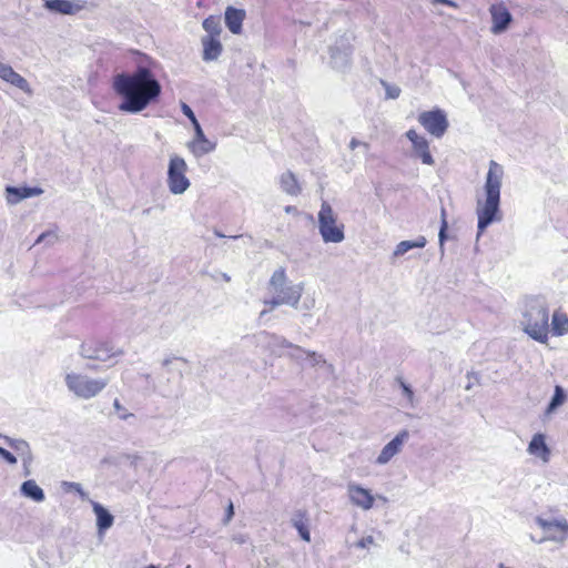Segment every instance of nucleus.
Wrapping results in <instances>:
<instances>
[{
    "instance_id": "49530a36",
    "label": "nucleus",
    "mask_w": 568,
    "mask_h": 568,
    "mask_svg": "<svg viewBox=\"0 0 568 568\" xmlns=\"http://www.w3.org/2000/svg\"><path fill=\"white\" fill-rule=\"evenodd\" d=\"M399 93H400V90L398 88H396V87L387 89V97L388 98L396 99V98L399 97Z\"/></svg>"
},
{
    "instance_id": "c756f323",
    "label": "nucleus",
    "mask_w": 568,
    "mask_h": 568,
    "mask_svg": "<svg viewBox=\"0 0 568 568\" xmlns=\"http://www.w3.org/2000/svg\"><path fill=\"white\" fill-rule=\"evenodd\" d=\"M551 328L555 335L568 333V317L565 314L555 312L551 321Z\"/></svg>"
},
{
    "instance_id": "f257e3e1",
    "label": "nucleus",
    "mask_w": 568,
    "mask_h": 568,
    "mask_svg": "<svg viewBox=\"0 0 568 568\" xmlns=\"http://www.w3.org/2000/svg\"><path fill=\"white\" fill-rule=\"evenodd\" d=\"M113 90L122 99L119 110L135 114L161 94V84L148 68L140 67L133 73L116 74Z\"/></svg>"
},
{
    "instance_id": "c85d7f7f",
    "label": "nucleus",
    "mask_w": 568,
    "mask_h": 568,
    "mask_svg": "<svg viewBox=\"0 0 568 568\" xmlns=\"http://www.w3.org/2000/svg\"><path fill=\"white\" fill-rule=\"evenodd\" d=\"M566 400V393L564 388L559 385L555 387V393L551 397L550 403L548 404L545 414L547 416L551 415L558 407H560Z\"/></svg>"
},
{
    "instance_id": "7c9ffc66",
    "label": "nucleus",
    "mask_w": 568,
    "mask_h": 568,
    "mask_svg": "<svg viewBox=\"0 0 568 568\" xmlns=\"http://www.w3.org/2000/svg\"><path fill=\"white\" fill-rule=\"evenodd\" d=\"M202 27L209 33L206 37L219 38V36L222 31L221 24H220V19L214 16L207 17L203 21Z\"/></svg>"
},
{
    "instance_id": "dca6fc26",
    "label": "nucleus",
    "mask_w": 568,
    "mask_h": 568,
    "mask_svg": "<svg viewBox=\"0 0 568 568\" xmlns=\"http://www.w3.org/2000/svg\"><path fill=\"white\" fill-rule=\"evenodd\" d=\"M194 126V139L187 144L190 151L196 158H201L215 150L216 143L206 139L199 122H195Z\"/></svg>"
},
{
    "instance_id": "09e8293b",
    "label": "nucleus",
    "mask_w": 568,
    "mask_h": 568,
    "mask_svg": "<svg viewBox=\"0 0 568 568\" xmlns=\"http://www.w3.org/2000/svg\"><path fill=\"white\" fill-rule=\"evenodd\" d=\"M51 234L50 233H42L41 235H39V237L37 239L36 241V244L38 243H41L47 236H50Z\"/></svg>"
},
{
    "instance_id": "a19ab883",
    "label": "nucleus",
    "mask_w": 568,
    "mask_h": 568,
    "mask_svg": "<svg viewBox=\"0 0 568 568\" xmlns=\"http://www.w3.org/2000/svg\"><path fill=\"white\" fill-rule=\"evenodd\" d=\"M0 456L10 465L17 464V458L9 450L0 447Z\"/></svg>"
},
{
    "instance_id": "58836bf2",
    "label": "nucleus",
    "mask_w": 568,
    "mask_h": 568,
    "mask_svg": "<svg viewBox=\"0 0 568 568\" xmlns=\"http://www.w3.org/2000/svg\"><path fill=\"white\" fill-rule=\"evenodd\" d=\"M446 229H447V222L445 219H443L442 226H440L439 234H438L439 248H440L442 254H444V242L446 240Z\"/></svg>"
},
{
    "instance_id": "f3484780",
    "label": "nucleus",
    "mask_w": 568,
    "mask_h": 568,
    "mask_svg": "<svg viewBox=\"0 0 568 568\" xmlns=\"http://www.w3.org/2000/svg\"><path fill=\"white\" fill-rule=\"evenodd\" d=\"M256 342L258 345L265 347L276 356H284L285 352L282 349L286 348V346H291V342H288L285 337L267 332H261L257 334Z\"/></svg>"
},
{
    "instance_id": "aec40b11",
    "label": "nucleus",
    "mask_w": 568,
    "mask_h": 568,
    "mask_svg": "<svg viewBox=\"0 0 568 568\" xmlns=\"http://www.w3.org/2000/svg\"><path fill=\"white\" fill-rule=\"evenodd\" d=\"M245 11L234 7H227L225 10V24L233 34H240L242 31V23L245 19Z\"/></svg>"
},
{
    "instance_id": "ddd939ff",
    "label": "nucleus",
    "mask_w": 568,
    "mask_h": 568,
    "mask_svg": "<svg viewBox=\"0 0 568 568\" xmlns=\"http://www.w3.org/2000/svg\"><path fill=\"white\" fill-rule=\"evenodd\" d=\"M491 16V28L490 31L494 34H500L505 32L513 21V16L504 3L491 4L489 8Z\"/></svg>"
},
{
    "instance_id": "3c124183",
    "label": "nucleus",
    "mask_w": 568,
    "mask_h": 568,
    "mask_svg": "<svg viewBox=\"0 0 568 568\" xmlns=\"http://www.w3.org/2000/svg\"><path fill=\"white\" fill-rule=\"evenodd\" d=\"M284 211L286 213H293V212H296V207L287 205V206H285Z\"/></svg>"
},
{
    "instance_id": "13d9d810",
    "label": "nucleus",
    "mask_w": 568,
    "mask_h": 568,
    "mask_svg": "<svg viewBox=\"0 0 568 568\" xmlns=\"http://www.w3.org/2000/svg\"><path fill=\"white\" fill-rule=\"evenodd\" d=\"M145 568H159V566H155V565H149L148 567Z\"/></svg>"
},
{
    "instance_id": "f03ea898",
    "label": "nucleus",
    "mask_w": 568,
    "mask_h": 568,
    "mask_svg": "<svg viewBox=\"0 0 568 568\" xmlns=\"http://www.w3.org/2000/svg\"><path fill=\"white\" fill-rule=\"evenodd\" d=\"M504 176V169L496 161L489 162V169L485 181V200H477L476 214L478 217V234L480 236L488 225L498 221L500 203V189Z\"/></svg>"
},
{
    "instance_id": "b1692460",
    "label": "nucleus",
    "mask_w": 568,
    "mask_h": 568,
    "mask_svg": "<svg viewBox=\"0 0 568 568\" xmlns=\"http://www.w3.org/2000/svg\"><path fill=\"white\" fill-rule=\"evenodd\" d=\"M292 526L298 531L300 537L306 541H311V532L308 527V518L306 511L297 510L291 518Z\"/></svg>"
},
{
    "instance_id": "5fc2aeb1",
    "label": "nucleus",
    "mask_w": 568,
    "mask_h": 568,
    "mask_svg": "<svg viewBox=\"0 0 568 568\" xmlns=\"http://www.w3.org/2000/svg\"><path fill=\"white\" fill-rule=\"evenodd\" d=\"M215 235L219 237H224V235L222 233H220L219 231H215Z\"/></svg>"
},
{
    "instance_id": "2f4dec72",
    "label": "nucleus",
    "mask_w": 568,
    "mask_h": 568,
    "mask_svg": "<svg viewBox=\"0 0 568 568\" xmlns=\"http://www.w3.org/2000/svg\"><path fill=\"white\" fill-rule=\"evenodd\" d=\"M6 440L8 443V445L14 449L16 452L20 453L22 456H27L28 459H31V452H30V447H29V444L23 440V439H13V438H9V437H6Z\"/></svg>"
},
{
    "instance_id": "c03bdc74",
    "label": "nucleus",
    "mask_w": 568,
    "mask_h": 568,
    "mask_svg": "<svg viewBox=\"0 0 568 568\" xmlns=\"http://www.w3.org/2000/svg\"><path fill=\"white\" fill-rule=\"evenodd\" d=\"M406 136L412 142L413 145L423 138L418 135L417 132L413 129L406 132Z\"/></svg>"
},
{
    "instance_id": "9b49d317",
    "label": "nucleus",
    "mask_w": 568,
    "mask_h": 568,
    "mask_svg": "<svg viewBox=\"0 0 568 568\" xmlns=\"http://www.w3.org/2000/svg\"><path fill=\"white\" fill-rule=\"evenodd\" d=\"M352 48L349 38L343 36L334 47L331 48V63L334 69L343 71L349 65Z\"/></svg>"
},
{
    "instance_id": "20e7f679",
    "label": "nucleus",
    "mask_w": 568,
    "mask_h": 568,
    "mask_svg": "<svg viewBox=\"0 0 568 568\" xmlns=\"http://www.w3.org/2000/svg\"><path fill=\"white\" fill-rule=\"evenodd\" d=\"M68 390L78 399L89 400L99 396L109 384L108 378H93L87 374L69 372L64 376Z\"/></svg>"
},
{
    "instance_id": "c9c22d12",
    "label": "nucleus",
    "mask_w": 568,
    "mask_h": 568,
    "mask_svg": "<svg viewBox=\"0 0 568 568\" xmlns=\"http://www.w3.org/2000/svg\"><path fill=\"white\" fill-rule=\"evenodd\" d=\"M291 302H292V298H290V297H287V298H280L278 296L273 294V297L271 300L264 301V304L268 305L270 308L273 310V308H275L277 306L286 305V303H291Z\"/></svg>"
},
{
    "instance_id": "6ab92c4d",
    "label": "nucleus",
    "mask_w": 568,
    "mask_h": 568,
    "mask_svg": "<svg viewBox=\"0 0 568 568\" xmlns=\"http://www.w3.org/2000/svg\"><path fill=\"white\" fill-rule=\"evenodd\" d=\"M527 452L529 455L539 458L544 464H547L550 459V448L546 444V437L544 434H535L528 444Z\"/></svg>"
},
{
    "instance_id": "0eeeda50",
    "label": "nucleus",
    "mask_w": 568,
    "mask_h": 568,
    "mask_svg": "<svg viewBox=\"0 0 568 568\" xmlns=\"http://www.w3.org/2000/svg\"><path fill=\"white\" fill-rule=\"evenodd\" d=\"M187 165L183 158L171 155L168 166V187L174 195H181L190 187L191 182L186 176Z\"/></svg>"
},
{
    "instance_id": "bf43d9fd",
    "label": "nucleus",
    "mask_w": 568,
    "mask_h": 568,
    "mask_svg": "<svg viewBox=\"0 0 568 568\" xmlns=\"http://www.w3.org/2000/svg\"><path fill=\"white\" fill-rule=\"evenodd\" d=\"M435 2H438V3H443V4H444V3L446 2V0H435Z\"/></svg>"
},
{
    "instance_id": "79ce46f5",
    "label": "nucleus",
    "mask_w": 568,
    "mask_h": 568,
    "mask_svg": "<svg viewBox=\"0 0 568 568\" xmlns=\"http://www.w3.org/2000/svg\"><path fill=\"white\" fill-rule=\"evenodd\" d=\"M182 112L184 115H186L190 119V121L192 122L193 125L195 124V122H199L196 120L194 112L186 103L182 104Z\"/></svg>"
},
{
    "instance_id": "603ef678",
    "label": "nucleus",
    "mask_w": 568,
    "mask_h": 568,
    "mask_svg": "<svg viewBox=\"0 0 568 568\" xmlns=\"http://www.w3.org/2000/svg\"><path fill=\"white\" fill-rule=\"evenodd\" d=\"M444 4L453 7V8H457V3L452 0H446V2Z\"/></svg>"
},
{
    "instance_id": "a211bd4d",
    "label": "nucleus",
    "mask_w": 568,
    "mask_h": 568,
    "mask_svg": "<svg viewBox=\"0 0 568 568\" xmlns=\"http://www.w3.org/2000/svg\"><path fill=\"white\" fill-rule=\"evenodd\" d=\"M0 79L20 89L27 94L32 93L29 82L18 72H16L9 64L0 62Z\"/></svg>"
},
{
    "instance_id": "2eb2a0df",
    "label": "nucleus",
    "mask_w": 568,
    "mask_h": 568,
    "mask_svg": "<svg viewBox=\"0 0 568 568\" xmlns=\"http://www.w3.org/2000/svg\"><path fill=\"white\" fill-rule=\"evenodd\" d=\"M407 430L399 432L389 443H387L376 458V464L386 465L393 457L402 452L404 443L408 439Z\"/></svg>"
},
{
    "instance_id": "052dcab7",
    "label": "nucleus",
    "mask_w": 568,
    "mask_h": 568,
    "mask_svg": "<svg viewBox=\"0 0 568 568\" xmlns=\"http://www.w3.org/2000/svg\"><path fill=\"white\" fill-rule=\"evenodd\" d=\"M266 313H267V311H266V310H264V311H262V312H261V314H260V315H261V316H264Z\"/></svg>"
},
{
    "instance_id": "412c9836",
    "label": "nucleus",
    "mask_w": 568,
    "mask_h": 568,
    "mask_svg": "<svg viewBox=\"0 0 568 568\" xmlns=\"http://www.w3.org/2000/svg\"><path fill=\"white\" fill-rule=\"evenodd\" d=\"M42 189L40 187H16L8 186L7 187V200L10 204H17L23 199L32 197L42 194Z\"/></svg>"
},
{
    "instance_id": "4468645a",
    "label": "nucleus",
    "mask_w": 568,
    "mask_h": 568,
    "mask_svg": "<svg viewBox=\"0 0 568 568\" xmlns=\"http://www.w3.org/2000/svg\"><path fill=\"white\" fill-rule=\"evenodd\" d=\"M83 0H43V7L53 13L73 16L85 8Z\"/></svg>"
},
{
    "instance_id": "a18cd8bd",
    "label": "nucleus",
    "mask_w": 568,
    "mask_h": 568,
    "mask_svg": "<svg viewBox=\"0 0 568 568\" xmlns=\"http://www.w3.org/2000/svg\"><path fill=\"white\" fill-rule=\"evenodd\" d=\"M359 145L364 146L365 149H368V144L366 142H362L355 138H353L349 142V149H352V150H354L355 148H357Z\"/></svg>"
},
{
    "instance_id": "5701e85b",
    "label": "nucleus",
    "mask_w": 568,
    "mask_h": 568,
    "mask_svg": "<svg viewBox=\"0 0 568 568\" xmlns=\"http://www.w3.org/2000/svg\"><path fill=\"white\" fill-rule=\"evenodd\" d=\"M20 493L23 497L34 501L42 503L45 499L43 489L37 484L34 479H28L20 486Z\"/></svg>"
},
{
    "instance_id": "e433bc0d",
    "label": "nucleus",
    "mask_w": 568,
    "mask_h": 568,
    "mask_svg": "<svg viewBox=\"0 0 568 568\" xmlns=\"http://www.w3.org/2000/svg\"><path fill=\"white\" fill-rule=\"evenodd\" d=\"M400 388L403 389V394L406 396L408 403L414 405V392L408 384H406L400 377L397 378Z\"/></svg>"
},
{
    "instance_id": "bb28decb",
    "label": "nucleus",
    "mask_w": 568,
    "mask_h": 568,
    "mask_svg": "<svg viewBox=\"0 0 568 568\" xmlns=\"http://www.w3.org/2000/svg\"><path fill=\"white\" fill-rule=\"evenodd\" d=\"M426 243H427L426 237L422 236V235L413 241H409V240L402 241L396 245V247L393 252V256L399 257L413 248H423V247H425Z\"/></svg>"
},
{
    "instance_id": "39448f33",
    "label": "nucleus",
    "mask_w": 568,
    "mask_h": 568,
    "mask_svg": "<svg viewBox=\"0 0 568 568\" xmlns=\"http://www.w3.org/2000/svg\"><path fill=\"white\" fill-rule=\"evenodd\" d=\"M268 290L280 298H292V302L286 303V305L297 308L304 291V283L293 284L288 282L286 271L281 266L271 275Z\"/></svg>"
},
{
    "instance_id": "a878e982",
    "label": "nucleus",
    "mask_w": 568,
    "mask_h": 568,
    "mask_svg": "<svg viewBox=\"0 0 568 568\" xmlns=\"http://www.w3.org/2000/svg\"><path fill=\"white\" fill-rule=\"evenodd\" d=\"M280 184L283 192L292 196L298 195L302 191L297 179L291 171H287L281 175Z\"/></svg>"
},
{
    "instance_id": "4d7b16f0",
    "label": "nucleus",
    "mask_w": 568,
    "mask_h": 568,
    "mask_svg": "<svg viewBox=\"0 0 568 568\" xmlns=\"http://www.w3.org/2000/svg\"><path fill=\"white\" fill-rule=\"evenodd\" d=\"M178 373H179V377L182 378L183 377L182 371L178 369Z\"/></svg>"
},
{
    "instance_id": "8fccbe9b",
    "label": "nucleus",
    "mask_w": 568,
    "mask_h": 568,
    "mask_svg": "<svg viewBox=\"0 0 568 568\" xmlns=\"http://www.w3.org/2000/svg\"><path fill=\"white\" fill-rule=\"evenodd\" d=\"M314 300L311 303H304L303 308L310 311L314 306Z\"/></svg>"
},
{
    "instance_id": "cd10ccee",
    "label": "nucleus",
    "mask_w": 568,
    "mask_h": 568,
    "mask_svg": "<svg viewBox=\"0 0 568 568\" xmlns=\"http://www.w3.org/2000/svg\"><path fill=\"white\" fill-rule=\"evenodd\" d=\"M415 154L420 158L422 162L427 165H433L435 163L434 158L429 152L428 141L425 138H422L413 145Z\"/></svg>"
},
{
    "instance_id": "393cba45",
    "label": "nucleus",
    "mask_w": 568,
    "mask_h": 568,
    "mask_svg": "<svg viewBox=\"0 0 568 568\" xmlns=\"http://www.w3.org/2000/svg\"><path fill=\"white\" fill-rule=\"evenodd\" d=\"M93 511L97 516V526L100 532L109 529L114 521L113 516L99 503L92 501Z\"/></svg>"
},
{
    "instance_id": "6e6d98bb",
    "label": "nucleus",
    "mask_w": 568,
    "mask_h": 568,
    "mask_svg": "<svg viewBox=\"0 0 568 568\" xmlns=\"http://www.w3.org/2000/svg\"><path fill=\"white\" fill-rule=\"evenodd\" d=\"M377 498L382 499L383 501H386V497H384V496L378 495Z\"/></svg>"
},
{
    "instance_id": "de8ad7c7",
    "label": "nucleus",
    "mask_w": 568,
    "mask_h": 568,
    "mask_svg": "<svg viewBox=\"0 0 568 568\" xmlns=\"http://www.w3.org/2000/svg\"><path fill=\"white\" fill-rule=\"evenodd\" d=\"M233 515H234V507H233V504L230 503L229 507L226 509V519H225V521L229 523L231 520V518L233 517Z\"/></svg>"
},
{
    "instance_id": "473e14b6",
    "label": "nucleus",
    "mask_w": 568,
    "mask_h": 568,
    "mask_svg": "<svg viewBox=\"0 0 568 568\" xmlns=\"http://www.w3.org/2000/svg\"><path fill=\"white\" fill-rule=\"evenodd\" d=\"M62 488L65 490V491H75L79 494L80 498L82 500H87L89 499V495L87 491L83 490L82 488V485L79 484V483H74V481H63L62 483Z\"/></svg>"
},
{
    "instance_id": "f8f14e48",
    "label": "nucleus",
    "mask_w": 568,
    "mask_h": 568,
    "mask_svg": "<svg viewBox=\"0 0 568 568\" xmlns=\"http://www.w3.org/2000/svg\"><path fill=\"white\" fill-rule=\"evenodd\" d=\"M347 495L351 503L362 510H369L374 506L375 497L372 495L371 490L358 484L349 483L347 485Z\"/></svg>"
},
{
    "instance_id": "37998d69",
    "label": "nucleus",
    "mask_w": 568,
    "mask_h": 568,
    "mask_svg": "<svg viewBox=\"0 0 568 568\" xmlns=\"http://www.w3.org/2000/svg\"><path fill=\"white\" fill-rule=\"evenodd\" d=\"M371 545H374V537H373V536H366V537H364V538L359 539V540L355 544V546H356L357 548H362V549H363V548H367V547H368V546H371Z\"/></svg>"
},
{
    "instance_id": "4be33fe9",
    "label": "nucleus",
    "mask_w": 568,
    "mask_h": 568,
    "mask_svg": "<svg viewBox=\"0 0 568 568\" xmlns=\"http://www.w3.org/2000/svg\"><path fill=\"white\" fill-rule=\"evenodd\" d=\"M201 42L203 45L202 58L204 61H214L221 55L223 47L219 38L203 37Z\"/></svg>"
},
{
    "instance_id": "864d4df0",
    "label": "nucleus",
    "mask_w": 568,
    "mask_h": 568,
    "mask_svg": "<svg viewBox=\"0 0 568 568\" xmlns=\"http://www.w3.org/2000/svg\"><path fill=\"white\" fill-rule=\"evenodd\" d=\"M444 4L453 7V8H457V3L452 0H446V2Z\"/></svg>"
},
{
    "instance_id": "9d476101",
    "label": "nucleus",
    "mask_w": 568,
    "mask_h": 568,
    "mask_svg": "<svg viewBox=\"0 0 568 568\" xmlns=\"http://www.w3.org/2000/svg\"><path fill=\"white\" fill-rule=\"evenodd\" d=\"M418 122L429 134L436 138H442L448 128L446 114L439 109L422 112Z\"/></svg>"
},
{
    "instance_id": "6e6552de",
    "label": "nucleus",
    "mask_w": 568,
    "mask_h": 568,
    "mask_svg": "<svg viewBox=\"0 0 568 568\" xmlns=\"http://www.w3.org/2000/svg\"><path fill=\"white\" fill-rule=\"evenodd\" d=\"M535 521L545 531V536L536 542L550 540L564 544L568 539V520L566 518L545 519L538 516Z\"/></svg>"
},
{
    "instance_id": "423d86ee",
    "label": "nucleus",
    "mask_w": 568,
    "mask_h": 568,
    "mask_svg": "<svg viewBox=\"0 0 568 568\" xmlns=\"http://www.w3.org/2000/svg\"><path fill=\"white\" fill-rule=\"evenodd\" d=\"M318 231L325 243H341L345 239L344 225L337 223V215L325 201L318 212Z\"/></svg>"
},
{
    "instance_id": "1a4fd4ad",
    "label": "nucleus",
    "mask_w": 568,
    "mask_h": 568,
    "mask_svg": "<svg viewBox=\"0 0 568 568\" xmlns=\"http://www.w3.org/2000/svg\"><path fill=\"white\" fill-rule=\"evenodd\" d=\"M121 349L104 341H85L80 346V355L87 359L106 362L114 356L122 355Z\"/></svg>"
},
{
    "instance_id": "4c0bfd02",
    "label": "nucleus",
    "mask_w": 568,
    "mask_h": 568,
    "mask_svg": "<svg viewBox=\"0 0 568 568\" xmlns=\"http://www.w3.org/2000/svg\"><path fill=\"white\" fill-rule=\"evenodd\" d=\"M176 362H182V363H187V361L183 357H166L162 361V366L168 368V372H172L174 371L175 368L172 367V365Z\"/></svg>"
},
{
    "instance_id": "f704fd0d",
    "label": "nucleus",
    "mask_w": 568,
    "mask_h": 568,
    "mask_svg": "<svg viewBox=\"0 0 568 568\" xmlns=\"http://www.w3.org/2000/svg\"><path fill=\"white\" fill-rule=\"evenodd\" d=\"M286 348L288 349V352L285 353V355H287L291 358L296 359V361L302 359L303 356L307 355V352H308V351L302 348L301 346L292 344V343H291V346H286Z\"/></svg>"
},
{
    "instance_id": "72a5a7b5",
    "label": "nucleus",
    "mask_w": 568,
    "mask_h": 568,
    "mask_svg": "<svg viewBox=\"0 0 568 568\" xmlns=\"http://www.w3.org/2000/svg\"><path fill=\"white\" fill-rule=\"evenodd\" d=\"M113 409L118 416L119 419L121 420H129L131 418H134V414L130 413L121 403L118 398L114 399L113 402Z\"/></svg>"
},
{
    "instance_id": "ea45409f",
    "label": "nucleus",
    "mask_w": 568,
    "mask_h": 568,
    "mask_svg": "<svg viewBox=\"0 0 568 568\" xmlns=\"http://www.w3.org/2000/svg\"><path fill=\"white\" fill-rule=\"evenodd\" d=\"M306 356L311 358L312 364L314 366L326 364V361L323 358V356L321 354H317L316 352L308 351Z\"/></svg>"
},
{
    "instance_id": "7ed1b4c3",
    "label": "nucleus",
    "mask_w": 568,
    "mask_h": 568,
    "mask_svg": "<svg viewBox=\"0 0 568 568\" xmlns=\"http://www.w3.org/2000/svg\"><path fill=\"white\" fill-rule=\"evenodd\" d=\"M524 332L539 343L548 341L549 310L545 297L530 296L526 298L523 312Z\"/></svg>"
}]
</instances>
